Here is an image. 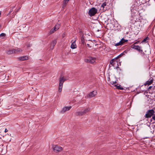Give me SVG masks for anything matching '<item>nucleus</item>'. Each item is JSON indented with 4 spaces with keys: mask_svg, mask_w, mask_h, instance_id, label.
Returning a JSON list of instances; mask_svg holds the SVG:
<instances>
[{
    "mask_svg": "<svg viewBox=\"0 0 155 155\" xmlns=\"http://www.w3.org/2000/svg\"><path fill=\"white\" fill-rule=\"evenodd\" d=\"M66 80L64 77L60 76L59 78V86L58 91L60 92L61 91L64 82Z\"/></svg>",
    "mask_w": 155,
    "mask_h": 155,
    "instance_id": "nucleus-1",
    "label": "nucleus"
},
{
    "mask_svg": "<svg viewBox=\"0 0 155 155\" xmlns=\"http://www.w3.org/2000/svg\"><path fill=\"white\" fill-rule=\"evenodd\" d=\"M97 12V9L94 7L90 9L89 11V15L91 16L94 15Z\"/></svg>",
    "mask_w": 155,
    "mask_h": 155,
    "instance_id": "nucleus-2",
    "label": "nucleus"
},
{
    "mask_svg": "<svg viewBox=\"0 0 155 155\" xmlns=\"http://www.w3.org/2000/svg\"><path fill=\"white\" fill-rule=\"evenodd\" d=\"M96 59V58L89 57L88 59H85L84 61L87 63L93 64L95 62Z\"/></svg>",
    "mask_w": 155,
    "mask_h": 155,
    "instance_id": "nucleus-3",
    "label": "nucleus"
},
{
    "mask_svg": "<svg viewBox=\"0 0 155 155\" xmlns=\"http://www.w3.org/2000/svg\"><path fill=\"white\" fill-rule=\"evenodd\" d=\"M154 111L153 110L151 109L150 110H148L147 112V113L145 114V117L146 118H149L150 117L154 114Z\"/></svg>",
    "mask_w": 155,
    "mask_h": 155,
    "instance_id": "nucleus-4",
    "label": "nucleus"
},
{
    "mask_svg": "<svg viewBox=\"0 0 155 155\" xmlns=\"http://www.w3.org/2000/svg\"><path fill=\"white\" fill-rule=\"evenodd\" d=\"M52 148L54 151L56 153L60 152L62 150V147L58 145H55L54 147H53Z\"/></svg>",
    "mask_w": 155,
    "mask_h": 155,
    "instance_id": "nucleus-5",
    "label": "nucleus"
},
{
    "mask_svg": "<svg viewBox=\"0 0 155 155\" xmlns=\"http://www.w3.org/2000/svg\"><path fill=\"white\" fill-rule=\"evenodd\" d=\"M116 62V57L111 59L110 61L109 66L110 67L112 66L114 67Z\"/></svg>",
    "mask_w": 155,
    "mask_h": 155,
    "instance_id": "nucleus-6",
    "label": "nucleus"
},
{
    "mask_svg": "<svg viewBox=\"0 0 155 155\" xmlns=\"http://www.w3.org/2000/svg\"><path fill=\"white\" fill-rule=\"evenodd\" d=\"M71 106L65 107L63 108L62 110L60 112L62 114H63L67 111L69 110L71 108Z\"/></svg>",
    "mask_w": 155,
    "mask_h": 155,
    "instance_id": "nucleus-7",
    "label": "nucleus"
},
{
    "mask_svg": "<svg viewBox=\"0 0 155 155\" xmlns=\"http://www.w3.org/2000/svg\"><path fill=\"white\" fill-rule=\"evenodd\" d=\"M127 40H126L124 38H122L121 40L119 42L117 43V46L122 45L125 42H127Z\"/></svg>",
    "mask_w": 155,
    "mask_h": 155,
    "instance_id": "nucleus-8",
    "label": "nucleus"
},
{
    "mask_svg": "<svg viewBox=\"0 0 155 155\" xmlns=\"http://www.w3.org/2000/svg\"><path fill=\"white\" fill-rule=\"evenodd\" d=\"M97 94V92L95 91H93L92 92L90 93L87 95V97L89 98H91L94 97Z\"/></svg>",
    "mask_w": 155,
    "mask_h": 155,
    "instance_id": "nucleus-9",
    "label": "nucleus"
},
{
    "mask_svg": "<svg viewBox=\"0 0 155 155\" xmlns=\"http://www.w3.org/2000/svg\"><path fill=\"white\" fill-rule=\"evenodd\" d=\"M57 43V41L56 40H53L51 43V46L50 47V49H53L54 48V46L56 45Z\"/></svg>",
    "mask_w": 155,
    "mask_h": 155,
    "instance_id": "nucleus-10",
    "label": "nucleus"
},
{
    "mask_svg": "<svg viewBox=\"0 0 155 155\" xmlns=\"http://www.w3.org/2000/svg\"><path fill=\"white\" fill-rule=\"evenodd\" d=\"M28 57L27 56H25L21 57L19 58L18 59L19 60L23 61L27 60L28 59Z\"/></svg>",
    "mask_w": 155,
    "mask_h": 155,
    "instance_id": "nucleus-11",
    "label": "nucleus"
},
{
    "mask_svg": "<svg viewBox=\"0 0 155 155\" xmlns=\"http://www.w3.org/2000/svg\"><path fill=\"white\" fill-rule=\"evenodd\" d=\"M107 6V3L106 2H104L101 5V9L103 8V10L105 11L106 10V7H105Z\"/></svg>",
    "mask_w": 155,
    "mask_h": 155,
    "instance_id": "nucleus-12",
    "label": "nucleus"
},
{
    "mask_svg": "<svg viewBox=\"0 0 155 155\" xmlns=\"http://www.w3.org/2000/svg\"><path fill=\"white\" fill-rule=\"evenodd\" d=\"M76 41H74L71 45V48L73 49L77 48V46L75 43Z\"/></svg>",
    "mask_w": 155,
    "mask_h": 155,
    "instance_id": "nucleus-13",
    "label": "nucleus"
},
{
    "mask_svg": "<svg viewBox=\"0 0 155 155\" xmlns=\"http://www.w3.org/2000/svg\"><path fill=\"white\" fill-rule=\"evenodd\" d=\"M15 50H14V49L12 50H9L6 51V52L8 54H12L15 53Z\"/></svg>",
    "mask_w": 155,
    "mask_h": 155,
    "instance_id": "nucleus-14",
    "label": "nucleus"
},
{
    "mask_svg": "<svg viewBox=\"0 0 155 155\" xmlns=\"http://www.w3.org/2000/svg\"><path fill=\"white\" fill-rule=\"evenodd\" d=\"M116 81H111V87H113L114 89H116Z\"/></svg>",
    "mask_w": 155,
    "mask_h": 155,
    "instance_id": "nucleus-15",
    "label": "nucleus"
},
{
    "mask_svg": "<svg viewBox=\"0 0 155 155\" xmlns=\"http://www.w3.org/2000/svg\"><path fill=\"white\" fill-rule=\"evenodd\" d=\"M133 48L139 51H142V50H141V47L138 45H134L133 47Z\"/></svg>",
    "mask_w": 155,
    "mask_h": 155,
    "instance_id": "nucleus-16",
    "label": "nucleus"
},
{
    "mask_svg": "<svg viewBox=\"0 0 155 155\" xmlns=\"http://www.w3.org/2000/svg\"><path fill=\"white\" fill-rule=\"evenodd\" d=\"M75 114L77 116H81L83 115V113L82 111L77 112L75 113Z\"/></svg>",
    "mask_w": 155,
    "mask_h": 155,
    "instance_id": "nucleus-17",
    "label": "nucleus"
},
{
    "mask_svg": "<svg viewBox=\"0 0 155 155\" xmlns=\"http://www.w3.org/2000/svg\"><path fill=\"white\" fill-rule=\"evenodd\" d=\"M153 82V80H151L150 81H147L146 82L145 84V85H149L152 84Z\"/></svg>",
    "mask_w": 155,
    "mask_h": 155,
    "instance_id": "nucleus-18",
    "label": "nucleus"
},
{
    "mask_svg": "<svg viewBox=\"0 0 155 155\" xmlns=\"http://www.w3.org/2000/svg\"><path fill=\"white\" fill-rule=\"evenodd\" d=\"M14 50H15V53H17L18 52H21L22 50V49H21L20 48H17V49H14Z\"/></svg>",
    "mask_w": 155,
    "mask_h": 155,
    "instance_id": "nucleus-19",
    "label": "nucleus"
},
{
    "mask_svg": "<svg viewBox=\"0 0 155 155\" xmlns=\"http://www.w3.org/2000/svg\"><path fill=\"white\" fill-rule=\"evenodd\" d=\"M111 44L114 46H116V41L114 40H111L110 41Z\"/></svg>",
    "mask_w": 155,
    "mask_h": 155,
    "instance_id": "nucleus-20",
    "label": "nucleus"
},
{
    "mask_svg": "<svg viewBox=\"0 0 155 155\" xmlns=\"http://www.w3.org/2000/svg\"><path fill=\"white\" fill-rule=\"evenodd\" d=\"M68 2V1L66 0H64L62 4V7L63 8L65 7Z\"/></svg>",
    "mask_w": 155,
    "mask_h": 155,
    "instance_id": "nucleus-21",
    "label": "nucleus"
},
{
    "mask_svg": "<svg viewBox=\"0 0 155 155\" xmlns=\"http://www.w3.org/2000/svg\"><path fill=\"white\" fill-rule=\"evenodd\" d=\"M118 85V84H117V89L120 90H123L124 89L122 86L120 85Z\"/></svg>",
    "mask_w": 155,
    "mask_h": 155,
    "instance_id": "nucleus-22",
    "label": "nucleus"
},
{
    "mask_svg": "<svg viewBox=\"0 0 155 155\" xmlns=\"http://www.w3.org/2000/svg\"><path fill=\"white\" fill-rule=\"evenodd\" d=\"M59 27L60 25L58 24H56L54 27V30L56 31L58 29H59Z\"/></svg>",
    "mask_w": 155,
    "mask_h": 155,
    "instance_id": "nucleus-23",
    "label": "nucleus"
},
{
    "mask_svg": "<svg viewBox=\"0 0 155 155\" xmlns=\"http://www.w3.org/2000/svg\"><path fill=\"white\" fill-rule=\"evenodd\" d=\"M90 110V108L88 107L87 108H86L85 110H84L85 112L86 113H87V112L89 111Z\"/></svg>",
    "mask_w": 155,
    "mask_h": 155,
    "instance_id": "nucleus-24",
    "label": "nucleus"
},
{
    "mask_svg": "<svg viewBox=\"0 0 155 155\" xmlns=\"http://www.w3.org/2000/svg\"><path fill=\"white\" fill-rule=\"evenodd\" d=\"M56 31L54 30V29H52L51 30H50V32H49V35H50V34H52V33H54V31Z\"/></svg>",
    "mask_w": 155,
    "mask_h": 155,
    "instance_id": "nucleus-25",
    "label": "nucleus"
},
{
    "mask_svg": "<svg viewBox=\"0 0 155 155\" xmlns=\"http://www.w3.org/2000/svg\"><path fill=\"white\" fill-rule=\"evenodd\" d=\"M81 41L82 43H84L85 41V40L84 38H83V37H82L81 38Z\"/></svg>",
    "mask_w": 155,
    "mask_h": 155,
    "instance_id": "nucleus-26",
    "label": "nucleus"
},
{
    "mask_svg": "<svg viewBox=\"0 0 155 155\" xmlns=\"http://www.w3.org/2000/svg\"><path fill=\"white\" fill-rule=\"evenodd\" d=\"M6 36V34L4 33H2L0 35V37H3Z\"/></svg>",
    "mask_w": 155,
    "mask_h": 155,
    "instance_id": "nucleus-27",
    "label": "nucleus"
},
{
    "mask_svg": "<svg viewBox=\"0 0 155 155\" xmlns=\"http://www.w3.org/2000/svg\"><path fill=\"white\" fill-rule=\"evenodd\" d=\"M124 54L123 53H122L120 54V55L117 56V59L118 58H120L121 57H122Z\"/></svg>",
    "mask_w": 155,
    "mask_h": 155,
    "instance_id": "nucleus-28",
    "label": "nucleus"
},
{
    "mask_svg": "<svg viewBox=\"0 0 155 155\" xmlns=\"http://www.w3.org/2000/svg\"><path fill=\"white\" fill-rule=\"evenodd\" d=\"M149 39V38L147 37L145 38L142 41V42H145L147 40Z\"/></svg>",
    "mask_w": 155,
    "mask_h": 155,
    "instance_id": "nucleus-29",
    "label": "nucleus"
},
{
    "mask_svg": "<svg viewBox=\"0 0 155 155\" xmlns=\"http://www.w3.org/2000/svg\"><path fill=\"white\" fill-rule=\"evenodd\" d=\"M152 119L155 120V115L152 117Z\"/></svg>",
    "mask_w": 155,
    "mask_h": 155,
    "instance_id": "nucleus-30",
    "label": "nucleus"
},
{
    "mask_svg": "<svg viewBox=\"0 0 155 155\" xmlns=\"http://www.w3.org/2000/svg\"><path fill=\"white\" fill-rule=\"evenodd\" d=\"M8 131V130L6 129V128L5 129V133H6Z\"/></svg>",
    "mask_w": 155,
    "mask_h": 155,
    "instance_id": "nucleus-31",
    "label": "nucleus"
},
{
    "mask_svg": "<svg viewBox=\"0 0 155 155\" xmlns=\"http://www.w3.org/2000/svg\"><path fill=\"white\" fill-rule=\"evenodd\" d=\"M82 113H83V115L86 114L84 110H83V111H82Z\"/></svg>",
    "mask_w": 155,
    "mask_h": 155,
    "instance_id": "nucleus-32",
    "label": "nucleus"
},
{
    "mask_svg": "<svg viewBox=\"0 0 155 155\" xmlns=\"http://www.w3.org/2000/svg\"><path fill=\"white\" fill-rule=\"evenodd\" d=\"M87 47H90V45L89 44H87Z\"/></svg>",
    "mask_w": 155,
    "mask_h": 155,
    "instance_id": "nucleus-33",
    "label": "nucleus"
},
{
    "mask_svg": "<svg viewBox=\"0 0 155 155\" xmlns=\"http://www.w3.org/2000/svg\"><path fill=\"white\" fill-rule=\"evenodd\" d=\"M117 71H118V68L117 67Z\"/></svg>",
    "mask_w": 155,
    "mask_h": 155,
    "instance_id": "nucleus-34",
    "label": "nucleus"
},
{
    "mask_svg": "<svg viewBox=\"0 0 155 155\" xmlns=\"http://www.w3.org/2000/svg\"><path fill=\"white\" fill-rule=\"evenodd\" d=\"M108 25H111L112 26H113V25H112V24H108Z\"/></svg>",
    "mask_w": 155,
    "mask_h": 155,
    "instance_id": "nucleus-35",
    "label": "nucleus"
},
{
    "mask_svg": "<svg viewBox=\"0 0 155 155\" xmlns=\"http://www.w3.org/2000/svg\"><path fill=\"white\" fill-rule=\"evenodd\" d=\"M151 86H150L149 87V89H150V88H151Z\"/></svg>",
    "mask_w": 155,
    "mask_h": 155,
    "instance_id": "nucleus-36",
    "label": "nucleus"
},
{
    "mask_svg": "<svg viewBox=\"0 0 155 155\" xmlns=\"http://www.w3.org/2000/svg\"><path fill=\"white\" fill-rule=\"evenodd\" d=\"M1 12H0V16H1Z\"/></svg>",
    "mask_w": 155,
    "mask_h": 155,
    "instance_id": "nucleus-37",
    "label": "nucleus"
},
{
    "mask_svg": "<svg viewBox=\"0 0 155 155\" xmlns=\"http://www.w3.org/2000/svg\"><path fill=\"white\" fill-rule=\"evenodd\" d=\"M19 9H18L17 11H18L19 10Z\"/></svg>",
    "mask_w": 155,
    "mask_h": 155,
    "instance_id": "nucleus-38",
    "label": "nucleus"
},
{
    "mask_svg": "<svg viewBox=\"0 0 155 155\" xmlns=\"http://www.w3.org/2000/svg\"><path fill=\"white\" fill-rule=\"evenodd\" d=\"M137 43V42H136V43H135V44H136V43Z\"/></svg>",
    "mask_w": 155,
    "mask_h": 155,
    "instance_id": "nucleus-39",
    "label": "nucleus"
}]
</instances>
